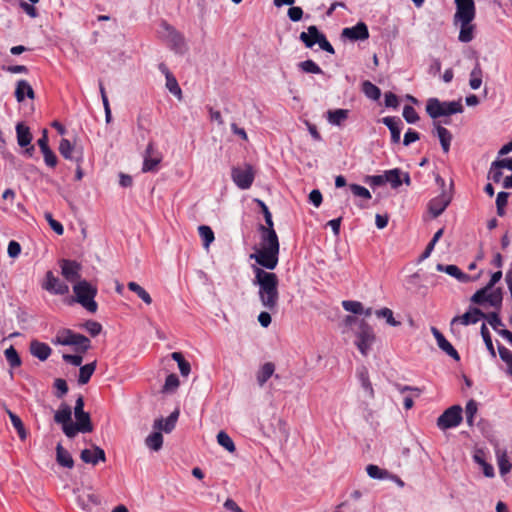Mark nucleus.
Listing matches in <instances>:
<instances>
[{"label":"nucleus","mask_w":512,"mask_h":512,"mask_svg":"<svg viewBox=\"0 0 512 512\" xmlns=\"http://www.w3.org/2000/svg\"><path fill=\"white\" fill-rule=\"evenodd\" d=\"M217 442L219 445L224 447L229 452H234L236 450L235 444L231 437L224 431H220L217 434Z\"/></svg>","instance_id":"de8ad7c7"},{"label":"nucleus","mask_w":512,"mask_h":512,"mask_svg":"<svg viewBox=\"0 0 512 512\" xmlns=\"http://www.w3.org/2000/svg\"><path fill=\"white\" fill-rule=\"evenodd\" d=\"M450 201L451 196L446 192H442L439 196L430 200L428 204L429 212L435 218L440 216L445 211Z\"/></svg>","instance_id":"dca6fc26"},{"label":"nucleus","mask_w":512,"mask_h":512,"mask_svg":"<svg viewBox=\"0 0 512 512\" xmlns=\"http://www.w3.org/2000/svg\"><path fill=\"white\" fill-rule=\"evenodd\" d=\"M348 114L347 109L328 110L327 120L332 125L340 126L348 118Z\"/></svg>","instance_id":"e433bc0d"},{"label":"nucleus","mask_w":512,"mask_h":512,"mask_svg":"<svg viewBox=\"0 0 512 512\" xmlns=\"http://www.w3.org/2000/svg\"><path fill=\"white\" fill-rule=\"evenodd\" d=\"M80 458L84 463L97 465L98 462L106 461L105 451L99 446H93V449H84L80 453Z\"/></svg>","instance_id":"a211bd4d"},{"label":"nucleus","mask_w":512,"mask_h":512,"mask_svg":"<svg viewBox=\"0 0 512 512\" xmlns=\"http://www.w3.org/2000/svg\"><path fill=\"white\" fill-rule=\"evenodd\" d=\"M504 167H500L498 164H496V160L492 162L490 170L488 172V179L493 180L495 183H499L502 179L503 173L502 169Z\"/></svg>","instance_id":"4d7b16f0"},{"label":"nucleus","mask_w":512,"mask_h":512,"mask_svg":"<svg viewBox=\"0 0 512 512\" xmlns=\"http://www.w3.org/2000/svg\"><path fill=\"white\" fill-rule=\"evenodd\" d=\"M384 174L386 183H390L391 187L394 189L400 187L402 183H405L407 186L411 184L409 173L402 172L399 168L387 170Z\"/></svg>","instance_id":"ddd939ff"},{"label":"nucleus","mask_w":512,"mask_h":512,"mask_svg":"<svg viewBox=\"0 0 512 512\" xmlns=\"http://www.w3.org/2000/svg\"><path fill=\"white\" fill-rule=\"evenodd\" d=\"M163 25L169 32L170 42L173 45V49L176 52H182L185 46L183 36L180 33H178L175 29H173L171 26H169L167 23H164Z\"/></svg>","instance_id":"c9c22d12"},{"label":"nucleus","mask_w":512,"mask_h":512,"mask_svg":"<svg viewBox=\"0 0 512 512\" xmlns=\"http://www.w3.org/2000/svg\"><path fill=\"white\" fill-rule=\"evenodd\" d=\"M342 36L353 41L366 40L369 38L368 27L364 22H358L353 27L344 28Z\"/></svg>","instance_id":"2eb2a0df"},{"label":"nucleus","mask_w":512,"mask_h":512,"mask_svg":"<svg viewBox=\"0 0 512 512\" xmlns=\"http://www.w3.org/2000/svg\"><path fill=\"white\" fill-rule=\"evenodd\" d=\"M253 272V284L259 288L258 296L261 305L272 313L276 312L280 299L278 276L274 272L266 271L257 266L253 267Z\"/></svg>","instance_id":"f257e3e1"},{"label":"nucleus","mask_w":512,"mask_h":512,"mask_svg":"<svg viewBox=\"0 0 512 512\" xmlns=\"http://www.w3.org/2000/svg\"><path fill=\"white\" fill-rule=\"evenodd\" d=\"M481 336L483 338V341L487 347V350L489 351L490 355L495 358L496 357V351L493 346L492 338L490 335V332L487 328V326L483 323L481 326Z\"/></svg>","instance_id":"3c124183"},{"label":"nucleus","mask_w":512,"mask_h":512,"mask_svg":"<svg viewBox=\"0 0 512 512\" xmlns=\"http://www.w3.org/2000/svg\"><path fill=\"white\" fill-rule=\"evenodd\" d=\"M77 501L85 510H90L93 506H97L101 503L99 496L92 492H83L79 494Z\"/></svg>","instance_id":"7c9ffc66"},{"label":"nucleus","mask_w":512,"mask_h":512,"mask_svg":"<svg viewBox=\"0 0 512 512\" xmlns=\"http://www.w3.org/2000/svg\"><path fill=\"white\" fill-rule=\"evenodd\" d=\"M402 115L404 119L410 124L416 123L419 120L417 111L409 105L404 106Z\"/></svg>","instance_id":"052dcab7"},{"label":"nucleus","mask_w":512,"mask_h":512,"mask_svg":"<svg viewBox=\"0 0 512 512\" xmlns=\"http://www.w3.org/2000/svg\"><path fill=\"white\" fill-rule=\"evenodd\" d=\"M357 377L361 383L362 388L367 392L370 398L374 397V389L369 379L368 369L365 366L358 368Z\"/></svg>","instance_id":"f704fd0d"},{"label":"nucleus","mask_w":512,"mask_h":512,"mask_svg":"<svg viewBox=\"0 0 512 512\" xmlns=\"http://www.w3.org/2000/svg\"><path fill=\"white\" fill-rule=\"evenodd\" d=\"M179 416V411L172 412L166 419H157L154 422V428L158 431H164L170 433L176 425Z\"/></svg>","instance_id":"a878e982"},{"label":"nucleus","mask_w":512,"mask_h":512,"mask_svg":"<svg viewBox=\"0 0 512 512\" xmlns=\"http://www.w3.org/2000/svg\"><path fill=\"white\" fill-rule=\"evenodd\" d=\"M456 13L454 15L455 22L473 21L476 15V7L473 0H455Z\"/></svg>","instance_id":"9d476101"},{"label":"nucleus","mask_w":512,"mask_h":512,"mask_svg":"<svg viewBox=\"0 0 512 512\" xmlns=\"http://www.w3.org/2000/svg\"><path fill=\"white\" fill-rule=\"evenodd\" d=\"M145 444L150 449L154 451H159L163 445V435L161 434L160 431L153 432L146 438Z\"/></svg>","instance_id":"79ce46f5"},{"label":"nucleus","mask_w":512,"mask_h":512,"mask_svg":"<svg viewBox=\"0 0 512 512\" xmlns=\"http://www.w3.org/2000/svg\"><path fill=\"white\" fill-rule=\"evenodd\" d=\"M485 314L478 308H471L469 311L464 313L462 316H456L452 319L451 324L461 323L463 325H470L477 323L481 318H484Z\"/></svg>","instance_id":"4be33fe9"},{"label":"nucleus","mask_w":512,"mask_h":512,"mask_svg":"<svg viewBox=\"0 0 512 512\" xmlns=\"http://www.w3.org/2000/svg\"><path fill=\"white\" fill-rule=\"evenodd\" d=\"M434 125H435V130H436L437 136L440 140L443 152L448 153L449 149H450V144L452 141V134L450 133V131L448 129L441 126L439 123H435Z\"/></svg>","instance_id":"473e14b6"},{"label":"nucleus","mask_w":512,"mask_h":512,"mask_svg":"<svg viewBox=\"0 0 512 512\" xmlns=\"http://www.w3.org/2000/svg\"><path fill=\"white\" fill-rule=\"evenodd\" d=\"M74 415L76 422L74 427H69L66 431L68 438H74L77 433H90L93 431V425L91 422L90 414L84 411V398L79 395L75 402Z\"/></svg>","instance_id":"f03ea898"},{"label":"nucleus","mask_w":512,"mask_h":512,"mask_svg":"<svg viewBox=\"0 0 512 512\" xmlns=\"http://www.w3.org/2000/svg\"><path fill=\"white\" fill-rule=\"evenodd\" d=\"M299 68L305 73L322 74L323 70L313 61L305 60L298 64Z\"/></svg>","instance_id":"603ef678"},{"label":"nucleus","mask_w":512,"mask_h":512,"mask_svg":"<svg viewBox=\"0 0 512 512\" xmlns=\"http://www.w3.org/2000/svg\"><path fill=\"white\" fill-rule=\"evenodd\" d=\"M431 332L435 337L437 344L441 350L452 357L455 360H460L459 353L453 347V345L444 337V335L435 327L431 328Z\"/></svg>","instance_id":"aec40b11"},{"label":"nucleus","mask_w":512,"mask_h":512,"mask_svg":"<svg viewBox=\"0 0 512 512\" xmlns=\"http://www.w3.org/2000/svg\"><path fill=\"white\" fill-rule=\"evenodd\" d=\"M259 231L261 233V247L279 250V240L275 229H264V225H260Z\"/></svg>","instance_id":"412c9836"},{"label":"nucleus","mask_w":512,"mask_h":512,"mask_svg":"<svg viewBox=\"0 0 512 512\" xmlns=\"http://www.w3.org/2000/svg\"><path fill=\"white\" fill-rule=\"evenodd\" d=\"M127 287L130 291L134 292L145 304L150 305L152 298L150 294L136 282H129Z\"/></svg>","instance_id":"ea45409f"},{"label":"nucleus","mask_w":512,"mask_h":512,"mask_svg":"<svg viewBox=\"0 0 512 512\" xmlns=\"http://www.w3.org/2000/svg\"><path fill=\"white\" fill-rule=\"evenodd\" d=\"M426 112L432 119L443 116H450L463 112V105L460 101L442 102L438 98H430L426 104Z\"/></svg>","instance_id":"20e7f679"},{"label":"nucleus","mask_w":512,"mask_h":512,"mask_svg":"<svg viewBox=\"0 0 512 512\" xmlns=\"http://www.w3.org/2000/svg\"><path fill=\"white\" fill-rule=\"evenodd\" d=\"M42 287L43 289L55 295H64L69 292L68 285L54 276L52 271H48L46 273V280Z\"/></svg>","instance_id":"f8f14e48"},{"label":"nucleus","mask_w":512,"mask_h":512,"mask_svg":"<svg viewBox=\"0 0 512 512\" xmlns=\"http://www.w3.org/2000/svg\"><path fill=\"white\" fill-rule=\"evenodd\" d=\"M274 371L275 365L272 362H266L257 373L258 384L263 386L273 375Z\"/></svg>","instance_id":"4c0bfd02"},{"label":"nucleus","mask_w":512,"mask_h":512,"mask_svg":"<svg viewBox=\"0 0 512 512\" xmlns=\"http://www.w3.org/2000/svg\"><path fill=\"white\" fill-rule=\"evenodd\" d=\"M75 300L90 313H95L98 305L94 298L97 295V288L86 280L79 281L73 286Z\"/></svg>","instance_id":"7ed1b4c3"},{"label":"nucleus","mask_w":512,"mask_h":512,"mask_svg":"<svg viewBox=\"0 0 512 512\" xmlns=\"http://www.w3.org/2000/svg\"><path fill=\"white\" fill-rule=\"evenodd\" d=\"M362 92L372 100H378L381 96L380 89L368 80L362 83Z\"/></svg>","instance_id":"37998d69"},{"label":"nucleus","mask_w":512,"mask_h":512,"mask_svg":"<svg viewBox=\"0 0 512 512\" xmlns=\"http://www.w3.org/2000/svg\"><path fill=\"white\" fill-rule=\"evenodd\" d=\"M349 188L354 196L361 197V198H364L367 200L371 199V197H372L369 190L361 185L350 184Z\"/></svg>","instance_id":"bf43d9fd"},{"label":"nucleus","mask_w":512,"mask_h":512,"mask_svg":"<svg viewBox=\"0 0 512 512\" xmlns=\"http://www.w3.org/2000/svg\"><path fill=\"white\" fill-rule=\"evenodd\" d=\"M365 183L371 187L382 186L386 183L385 174L383 175H369L365 178Z\"/></svg>","instance_id":"0e129e2a"},{"label":"nucleus","mask_w":512,"mask_h":512,"mask_svg":"<svg viewBox=\"0 0 512 512\" xmlns=\"http://www.w3.org/2000/svg\"><path fill=\"white\" fill-rule=\"evenodd\" d=\"M60 267L61 273L67 281L74 282L80 278L81 265L76 261L62 259Z\"/></svg>","instance_id":"4468645a"},{"label":"nucleus","mask_w":512,"mask_h":512,"mask_svg":"<svg viewBox=\"0 0 512 512\" xmlns=\"http://www.w3.org/2000/svg\"><path fill=\"white\" fill-rule=\"evenodd\" d=\"M56 462L65 468L72 469L74 467V460L69 453L60 443L56 446Z\"/></svg>","instance_id":"bb28decb"},{"label":"nucleus","mask_w":512,"mask_h":512,"mask_svg":"<svg viewBox=\"0 0 512 512\" xmlns=\"http://www.w3.org/2000/svg\"><path fill=\"white\" fill-rule=\"evenodd\" d=\"M231 177L240 189H249L254 181L255 173L251 165L246 164L243 168L233 167Z\"/></svg>","instance_id":"6e6552de"},{"label":"nucleus","mask_w":512,"mask_h":512,"mask_svg":"<svg viewBox=\"0 0 512 512\" xmlns=\"http://www.w3.org/2000/svg\"><path fill=\"white\" fill-rule=\"evenodd\" d=\"M382 123L388 127L391 133V142L400 143V135L403 128L402 120L396 116H387L382 119Z\"/></svg>","instance_id":"f3484780"},{"label":"nucleus","mask_w":512,"mask_h":512,"mask_svg":"<svg viewBox=\"0 0 512 512\" xmlns=\"http://www.w3.org/2000/svg\"><path fill=\"white\" fill-rule=\"evenodd\" d=\"M71 415V408L65 403L60 405L59 409L54 415V421L62 425V430L65 435L69 427H74V423L71 420Z\"/></svg>","instance_id":"6ab92c4d"},{"label":"nucleus","mask_w":512,"mask_h":512,"mask_svg":"<svg viewBox=\"0 0 512 512\" xmlns=\"http://www.w3.org/2000/svg\"><path fill=\"white\" fill-rule=\"evenodd\" d=\"M96 369V361L88 363L80 367L78 383L81 385L87 384Z\"/></svg>","instance_id":"58836bf2"},{"label":"nucleus","mask_w":512,"mask_h":512,"mask_svg":"<svg viewBox=\"0 0 512 512\" xmlns=\"http://www.w3.org/2000/svg\"><path fill=\"white\" fill-rule=\"evenodd\" d=\"M45 219L49 223L51 229L58 235H62L64 233L63 225L55 220L51 213L47 212L45 213Z\"/></svg>","instance_id":"e2e57ef3"},{"label":"nucleus","mask_w":512,"mask_h":512,"mask_svg":"<svg viewBox=\"0 0 512 512\" xmlns=\"http://www.w3.org/2000/svg\"><path fill=\"white\" fill-rule=\"evenodd\" d=\"M166 87L172 94L177 96L179 99L181 98V88L179 87L176 78L171 74V72H167Z\"/></svg>","instance_id":"8fccbe9b"},{"label":"nucleus","mask_w":512,"mask_h":512,"mask_svg":"<svg viewBox=\"0 0 512 512\" xmlns=\"http://www.w3.org/2000/svg\"><path fill=\"white\" fill-rule=\"evenodd\" d=\"M25 97L33 100L35 98V93L28 81L22 79L16 84L15 98L19 103H21L24 101Z\"/></svg>","instance_id":"393cba45"},{"label":"nucleus","mask_w":512,"mask_h":512,"mask_svg":"<svg viewBox=\"0 0 512 512\" xmlns=\"http://www.w3.org/2000/svg\"><path fill=\"white\" fill-rule=\"evenodd\" d=\"M4 354L7 362L11 367L14 368L19 367L21 365L20 356L13 346H10L8 349H6Z\"/></svg>","instance_id":"09e8293b"},{"label":"nucleus","mask_w":512,"mask_h":512,"mask_svg":"<svg viewBox=\"0 0 512 512\" xmlns=\"http://www.w3.org/2000/svg\"><path fill=\"white\" fill-rule=\"evenodd\" d=\"M17 142L20 147H27L32 141V134L29 127L23 123L16 125Z\"/></svg>","instance_id":"72a5a7b5"},{"label":"nucleus","mask_w":512,"mask_h":512,"mask_svg":"<svg viewBox=\"0 0 512 512\" xmlns=\"http://www.w3.org/2000/svg\"><path fill=\"white\" fill-rule=\"evenodd\" d=\"M377 318L385 319L386 323L392 327H398L401 325L400 321L394 318L393 311L390 308L384 307L375 311Z\"/></svg>","instance_id":"a19ab883"},{"label":"nucleus","mask_w":512,"mask_h":512,"mask_svg":"<svg viewBox=\"0 0 512 512\" xmlns=\"http://www.w3.org/2000/svg\"><path fill=\"white\" fill-rule=\"evenodd\" d=\"M477 409H478L477 403L474 400H470L466 404V407H465L466 420H467L468 425H470V426L473 425V421H474V417L477 413Z\"/></svg>","instance_id":"6e6d98bb"},{"label":"nucleus","mask_w":512,"mask_h":512,"mask_svg":"<svg viewBox=\"0 0 512 512\" xmlns=\"http://www.w3.org/2000/svg\"><path fill=\"white\" fill-rule=\"evenodd\" d=\"M498 352L501 360L504 361L506 365L512 363V352L508 348L498 344Z\"/></svg>","instance_id":"774afa93"},{"label":"nucleus","mask_w":512,"mask_h":512,"mask_svg":"<svg viewBox=\"0 0 512 512\" xmlns=\"http://www.w3.org/2000/svg\"><path fill=\"white\" fill-rule=\"evenodd\" d=\"M53 343L59 345H73L76 350L85 353L91 347L89 338L82 334L74 333L70 329H64L57 333Z\"/></svg>","instance_id":"39448f33"},{"label":"nucleus","mask_w":512,"mask_h":512,"mask_svg":"<svg viewBox=\"0 0 512 512\" xmlns=\"http://www.w3.org/2000/svg\"><path fill=\"white\" fill-rule=\"evenodd\" d=\"M366 472L373 479H384L387 475L386 470L380 469L377 465L370 464L366 467Z\"/></svg>","instance_id":"680f3d73"},{"label":"nucleus","mask_w":512,"mask_h":512,"mask_svg":"<svg viewBox=\"0 0 512 512\" xmlns=\"http://www.w3.org/2000/svg\"><path fill=\"white\" fill-rule=\"evenodd\" d=\"M171 357L174 361L178 363V367L182 376H188L191 371V366L188 361H186L180 352H173Z\"/></svg>","instance_id":"a18cd8bd"},{"label":"nucleus","mask_w":512,"mask_h":512,"mask_svg":"<svg viewBox=\"0 0 512 512\" xmlns=\"http://www.w3.org/2000/svg\"><path fill=\"white\" fill-rule=\"evenodd\" d=\"M52 349L46 343L33 340L30 343V353L41 361H45L51 355Z\"/></svg>","instance_id":"5701e85b"},{"label":"nucleus","mask_w":512,"mask_h":512,"mask_svg":"<svg viewBox=\"0 0 512 512\" xmlns=\"http://www.w3.org/2000/svg\"><path fill=\"white\" fill-rule=\"evenodd\" d=\"M250 257L261 267L273 270L278 265L279 250L261 247L260 249H257L254 254H251Z\"/></svg>","instance_id":"0eeeda50"},{"label":"nucleus","mask_w":512,"mask_h":512,"mask_svg":"<svg viewBox=\"0 0 512 512\" xmlns=\"http://www.w3.org/2000/svg\"><path fill=\"white\" fill-rule=\"evenodd\" d=\"M344 310L354 313L361 314L363 312V305L359 301L345 300L342 302Z\"/></svg>","instance_id":"5fc2aeb1"},{"label":"nucleus","mask_w":512,"mask_h":512,"mask_svg":"<svg viewBox=\"0 0 512 512\" xmlns=\"http://www.w3.org/2000/svg\"><path fill=\"white\" fill-rule=\"evenodd\" d=\"M179 379L176 374H170L166 377L165 384L163 386L164 392H172L179 386Z\"/></svg>","instance_id":"13d9d810"},{"label":"nucleus","mask_w":512,"mask_h":512,"mask_svg":"<svg viewBox=\"0 0 512 512\" xmlns=\"http://www.w3.org/2000/svg\"><path fill=\"white\" fill-rule=\"evenodd\" d=\"M162 161L161 153L155 148V145L150 141L145 149L144 161L142 166L143 172L156 171L157 166Z\"/></svg>","instance_id":"9b49d317"},{"label":"nucleus","mask_w":512,"mask_h":512,"mask_svg":"<svg viewBox=\"0 0 512 512\" xmlns=\"http://www.w3.org/2000/svg\"><path fill=\"white\" fill-rule=\"evenodd\" d=\"M460 23V32L458 39L460 42L468 43L474 38V31L476 26L472 24V21H458Z\"/></svg>","instance_id":"c756f323"},{"label":"nucleus","mask_w":512,"mask_h":512,"mask_svg":"<svg viewBox=\"0 0 512 512\" xmlns=\"http://www.w3.org/2000/svg\"><path fill=\"white\" fill-rule=\"evenodd\" d=\"M509 193L499 192L496 198V208L498 216L502 217L505 215V207L508 202Z\"/></svg>","instance_id":"864d4df0"},{"label":"nucleus","mask_w":512,"mask_h":512,"mask_svg":"<svg viewBox=\"0 0 512 512\" xmlns=\"http://www.w3.org/2000/svg\"><path fill=\"white\" fill-rule=\"evenodd\" d=\"M303 14V9L299 6H291L287 12L289 19L293 22L300 21L303 17Z\"/></svg>","instance_id":"69168bd1"},{"label":"nucleus","mask_w":512,"mask_h":512,"mask_svg":"<svg viewBox=\"0 0 512 512\" xmlns=\"http://www.w3.org/2000/svg\"><path fill=\"white\" fill-rule=\"evenodd\" d=\"M462 407L453 405L446 409L437 419V427L445 431L457 427L463 420Z\"/></svg>","instance_id":"423d86ee"},{"label":"nucleus","mask_w":512,"mask_h":512,"mask_svg":"<svg viewBox=\"0 0 512 512\" xmlns=\"http://www.w3.org/2000/svg\"><path fill=\"white\" fill-rule=\"evenodd\" d=\"M482 84V69L479 63H476L475 67L470 73L469 85L473 90L480 88Z\"/></svg>","instance_id":"c03bdc74"},{"label":"nucleus","mask_w":512,"mask_h":512,"mask_svg":"<svg viewBox=\"0 0 512 512\" xmlns=\"http://www.w3.org/2000/svg\"><path fill=\"white\" fill-rule=\"evenodd\" d=\"M356 346L362 355L366 356L370 346L372 345L375 335L373 329L365 322L362 321L360 324V329L356 335Z\"/></svg>","instance_id":"1a4fd4ad"},{"label":"nucleus","mask_w":512,"mask_h":512,"mask_svg":"<svg viewBox=\"0 0 512 512\" xmlns=\"http://www.w3.org/2000/svg\"><path fill=\"white\" fill-rule=\"evenodd\" d=\"M320 33L315 25H311L307 28V32L300 33L299 39L307 48H312L317 43Z\"/></svg>","instance_id":"cd10ccee"},{"label":"nucleus","mask_w":512,"mask_h":512,"mask_svg":"<svg viewBox=\"0 0 512 512\" xmlns=\"http://www.w3.org/2000/svg\"><path fill=\"white\" fill-rule=\"evenodd\" d=\"M75 148L71 144V142L66 139L62 138L59 144V152L60 154L67 160L75 161L77 163H80L83 160L82 153L80 152L78 155H74Z\"/></svg>","instance_id":"b1692460"},{"label":"nucleus","mask_w":512,"mask_h":512,"mask_svg":"<svg viewBox=\"0 0 512 512\" xmlns=\"http://www.w3.org/2000/svg\"><path fill=\"white\" fill-rule=\"evenodd\" d=\"M3 408H4L5 412L7 413V415L9 416L11 423H12L13 427L15 428V430L17 431L20 439L25 440L27 437V431L24 427V424H23L21 418L18 415H16L15 413H13L5 404L3 405Z\"/></svg>","instance_id":"2f4dec72"},{"label":"nucleus","mask_w":512,"mask_h":512,"mask_svg":"<svg viewBox=\"0 0 512 512\" xmlns=\"http://www.w3.org/2000/svg\"><path fill=\"white\" fill-rule=\"evenodd\" d=\"M437 270L441 272H445L448 275L456 278L460 282H468L470 280V276L464 272H462L456 265H443L438 264Z\"/></svg>","instance_id":"c85d7f7f"},{"label":"nucleus","mask_w":512,"mask_h":512,"mask_svg":"<svg viewBox=\"0 0 512 512\" xmlns=\"http://www.w3.org/2000/svg\"><path fill=\"white\" fill-rule=\"evenodd\" d=\"M198 232L203 241V246L208 248L215 239L213 230L209 226L201 225L198 227Z\"/></svg>","instance_id":"49530a36"},{"label":"nucleus","mask_w":512,"mask_h":512,"mask_svg":"<svg viewBox=\"0 0 512 512\" xmlns=\"http://www.w3.org/2000/svg\"><path fill=\"white\" fill-rule=\"evenodd\" d=\"M498 466H499V471H500V473L502 475L507 474L508 472H510V470L512 468V465L509 462L506 454H503V455L498 457Z\"/></svg>","instance_id":"338daca9"}]
</instances>
